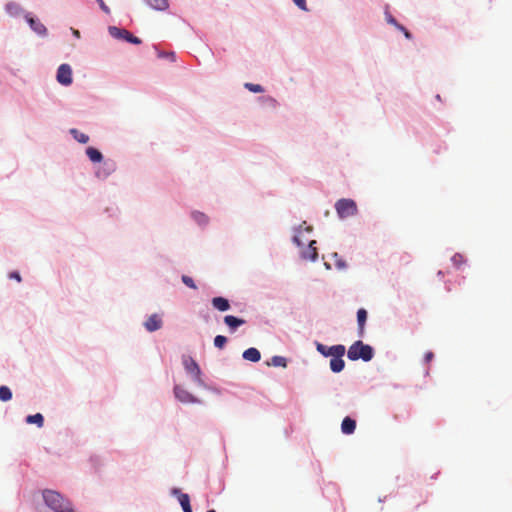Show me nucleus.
Instances as JSON below:
<instances>
[{"mask_svg":"<svg viewBox=\"0 0 512 512\" xmlns=\"http://www.w3.org/2000/svg\"><path fill=\"white\" fill-rule=\"evenodd\" d=\"M316 350L324 357H333L338 352H341L343 348H345L342 344H337L333 346H326L320 342H315Z\"/></svg>","mask_w":512,"mask_h":512,"instance_id":"nucleus-15","label":"nucleus"},{"mask_svg":"<svg viewBox=\"0 0 512 512\" xmlns=\"http://www.w3.org/2000/svg\"><path fill=\"white\" fill-rule=\"evenodd\" d=\"M332 257L335 259V267L338 270H345L347 268V264L345 260H343L337 253H333Z\"/></svg>","mask_w":512,"mask_h":512,"instance_id":"nucleus-32","label":"nucleus"},{"mask_svg":"<svg viewBox=\"0 0 512 512\" xmlns=\"http://www.w3.org/2000/svg\"><path fill=\"white\" fill-rule=\"evenodd\" d=\"M95 169L94 175L97 179L106 180L114 171L115 163L111 160H105Z\"/></svg>","mask_w":512,"mask_h":512,"instance_id":"nucleus-12","label":"nucleus"},{"mask_svg":"<svg viewBox=\"0 0 512 512\" xmlns=\"http://www.w3.org/2000/svg\"><path fill=\"white\" fill-rule=\"evenodd\" d=\"M158 56L160 58H167V59H170L171 61H175L176 60V55L174 52H160L158 54Z\"/></svg>","mask_w":512,"mask_h":512,"instance_id":"nucleus-36","label":"nucleus"},{"mask_svg":"<svg viewBox=\"0 0 512 512\" xmlns=\"http://www.w3.org/2000/svg\"><path fill=\"white\" fill-rule=\"evenodd\" d=\"M151 9L156 11H165L169 8L168 0H143Z\"/></svg>","mask_w":512,"mask_h":512,"instance_id":"nucleus-22","label":"nucleus"},{"mask_svg":"<svg viewBox=\"0 0 512 512\" xmlns=\"http://www.w3.org/2000/svg\"><path fill=\"white\" fill-rule=\"evenodd\" d=\"M356 421L350 417H345L341 424V431L346 435H350L355 431Z\"/></svg>","mask_w":512,"mask_h":512,"instance_id":"nucleus-23","label":"nucleus"},{"mask_svg":"<svg viewBox=\"0 0 512 512\" xmlns=\"http://www.w3.org/2000/svg\"><path fill=\"white\" fill-rule=\"evenodd\" d=\"M271 365L275 366V367H283L285 368L287 366V359L283 356H273L271 358V362H270Z\"/></svg>","mask_w":512,"mask_h":512,"instance_id":"nucleus-30","label":"nucleus"},{"mask_svg":"<svg viewBox=\"0 0 512 512\" xmlns=\"http://www.w3.org/2000/svg\"><path fill=\"white\" fill-rule=\"evenodd\" d=\"M406 39L410 40L412 39V34L404 27V30H400Z\"/></svg>","mask_w":512,"mask_h":512,"instance_id":"nucleus-42","label":"nucleus"},{"mask_svg":"<svg viewBox=\"0 0 512 512\" xmlns=\"http://www.w3.org/2000/svg\"><path fill=\"white\" fill-rule=\"evenodd\" d=\"M385 20L388 24L393 25L397 30H404V26L397 22V20L389 13L385 12Z\"/></svg>","mask_w":512,"mask_h":512,"instance_id":"nucleus-31","label":"nucleus"},{"mask_svg":"<svg viewBox=\"0 0 512 512\" xmlns=\"http://www.w3.org/2000/svg\"><path fill=\"white\" fill-rule=\"evenodd\" d=\"M9 277H10L11 279H15V280H16V281H18V282H21V276H20V274H19L18 272H16V271L11 272V273H10V275H9Z\"/></svg>","mask_w":512,"mask_h":512,"instance_id":"nucleus-39","label":"nucleus"},{"mask_svg":"<svg viewBox=\"0 0 512 512\" xmlns=\"http://www.w3.org/2000/svg\"><path fill=\"white\" fill-rule=\"evenodd\" d=\"M243 86L245 89H247L248 91H250L252 93H264L265 92V88L260 84L246 82V83H244Z\"/></svg>","mask_w":512,"mask_h":512,"instance_id":"nucleus-29","label":"nucleus"},{"mask_svg":"<svg viewBox=\"0 0 512 512\" xmlns=\"http://www.w3.org/2000/svg\"><path fill=\"white\" fill-rule=\"evenodd\" d=\"M292 2L301 11H304V12H308L309 11V8L307 6V1L306 0H292Z\"/></svg>","mask_w":512,"mask_h":512,"instance_id":"nucleus-35","label":"nucleus"},{"mask_svg":"<svg viewBox=\"0 0 512 512\" xmlns=\"http://www.w3.org/2000/svg\"><path fill=\"white\" fill-rule=\"evenodd\" d=\"M226 343H227V338L223 335H217L214 338V346L216 348L222 349L225 347Z\"/></svg>","mask_w":512,"mask_h":512,"instance_id":"nucleus-34","label":"nucleus"},{"mask_svg":"<svg viewBox=\"0 0 512 512\" xmlns=\"http://www.w3.org/2000/svg\"><path fill=\"white\" fill-rule=\"evenodd\" d=\"M242 357L250 362H258L261 359V354L258 349L251 347L243 352Z\"/></svg>","mask_w":512,"mask_h":512,"instance_id":"nucleus-25","label":"nucleus"},{"mask_svg":"<svg viewBox=\"0 0 512 512\" xmlns=\"http://www.w3.org/2000/svg\"><path fill=\"white\" fill-rule=\"evenodd\" d=\"M143 326L150 333L160 330L163 327L162 316L157 313L151 314L144 321Z\"/></svg>","mask_w":512,"mask_h":512,"instance_id":"nucleus-13","label":"nucleus"},{"mask_svg":"<svg viewBox=\"0 0 512 512\" xmlns=\"http://www.w3.org/2000/svg\"><path fill=\"white\" fill-rule=\"evenodd\" d=\"M182 364L186 373L198 387L207 388V385L202 378L203 373L200 366L192 357H183Z\"/></svg>","mask_w":512,"mask_h":512,"instance_id":"nucleus-3","label":"nucleus"},{"mask_svg":"<svg viewBox=\"0 0 512 512\" xmlns=\"http://www.w3.org/2000/svg\"><path fill=\"white\" fill-rule=\"evenodd\" d=\"M347 357L351 361H357L361 359L364 362H368L374 357V349L372 346L363 343L361 340H358L349 347Z\"/></svg>","mask_w":512,"mask_h":512,"instance_id":"nucleus-2","label":"nucleus"},{"mask_svg":"<svg viewBox=\"0 0 512 512\" xmlns=\"http://www.w3.org/2000/svg\"><path fill=\"white\" fill-rule=\"evenodd\" d=\"M207 512H216L215 510L211 509V510H208Z\"/></svg>","mask_w":512,"mask_h":512,"instance_id":"nucleus-43","label":"nucleus"},{"mask_svg":"<svg viewBox=\"0 0 512 512\" xmlns=\"http://www.w3.org/2000/svg\"><path fill=\"white\" fill-rule=\"evenodd\" d=\"M345 352L346 348H343L341 352H338L331 357L329 367L333 373H340L345 368V361L343 360Z\"/></svg>","mask_w":512,"mask_h":512,"instance_id":"nucleus-16","label":"nucleus"},{"mask_svg":"<svg viewBox=\"0 0 512 512\" xmlns=\"http://www.w3.org/2000/svg\"><path fill=\"white\" fill-rule=\"evenodd\" d=\"M171 494L175 497H177L183 512H192V508L190 505V497L186 493H182L180 489L173 488L171 490Z\"/></svg>","mask_w":512,"mask_h":512,"instance_id":"nucleus-17","label":"nucleus"},{"mask_svg":"<svg viewBox=\"0 0 512 512\" xmlns=\"http://www.w3.org/2000/svg\"><path fill=\"white\" fill-rule=\"evenodd\" d=\"M335 210L341 220L357 215L356 202L349 198H341L335 203Z\"/></svg>","mask_w":512,"mask_h":512,"instance_id":"nucleus-4","label":"nucleus"},{"mask_svg":"<svg viewBox=\"0 0 512 512\" xmlns=\"http://www.w3.org/2000/svg\"><path fill=\"white\" fill-rule=\"evenodd\" d=\"M181 281L183 282V284H185L187 287L191 288V289H194L196 290L197 289V285L195 284L194 280L192 277L188 276V275H182L181 276Z\"/></svg>","mask_w":512,"mask_h":512,"instance_id":"nucleus-33","label":"nucleus"},{"mask_svg":"<svg viewBox=\"0 0 512 512\" xmlns=\"http://www.w3.org/2000/svg\"><path fill=\"white\" fill-rule=\"evenodd\" d=\"M97 3L99 4V7L100 9L106 13V14H110V8L104 3L103 0H96Z\"/></svg>","mask_w":512,"mask_h":512,"instance_id":"nucleus-38","label":"nucleus"},{"mask_svg":"<svg viewBox=\"0 0 512 512\" xmlns=\"http://www.w3.org/2000/svg\"><path fill=\"white\" fill-rule=\"evenodd\" d=\"M453 264L455 266H459L460 263H462L464 260H463V256L459 253H456L452 258H451Z\"/></svg>","mask_w":512,"mask_h":512,"instance_id":"nucleus-37","label":"nucleus"},{"mask_svg":"<svg viewBox=\"0 0 512 512\" xmlns=\"http://www.w3.org/2000/svg\"><path fill=\"white\" fill-rule=\"evenodd\" d=\"M434 357V354L432 352H427L424 356L425 362H430Z\"/></svg>","mask_w":512,"mask_h":512,"instance_id":"nucleus-41","label":"nucleus"},{"mask_svg":"<svg viewBox=\"0 0 512 512\" xmlns=\"http://www.w3.org/2000/svg\"><path fill=\"white\" fill-rule=\"evenodd\" d=\"M4 10L6 14L12 18H24L25 15H28L29 11L25 10L24 7L16 2V1H8L5 6Z\"/></svg>","mask_w":512,"mask_h":512,"instance_id":"nucleus-10","label":"nucleus"},{"mask_svg":"<svg viewBox=\"0 0 512 512\" xmlns=\"http://www.w3.org/2000/svg\"><path fill=\"white\" fill-rule=\"evenodd\" d=\"M367 320V311L363 308L357 311V323L360 330V333L363 332L364 326Z\"/></svg>","mask_w":512,"mask_h":512,"instance_id":"nucleus-27","label":"nucleus"},{"mask_svg":"<svg viewBox=\"0 0 512 512\" xmlns=\"http://www.w3.org/2000/svg\"><path fill=\"white\" fill-rule=\"evenodd\" d=\"M25 22L31 29V31L39 38L48 37V29L41 22V20L32 12H29L28 15H25Z\"/></svg>","mask_w":512,"mask_h":512,"instance_id":"nucleus-6","label":"nucleus"},{"mask_svg":"<svg viewBox=\"0 0 512 512\" xmlns=\"http://www.w3.org/2000/svg\"><path fill=\"white\" fill-rule=\"evenodd\" d=\"M224 323L229 327L230 331L235 332L240 326L245 324V320L242 318H238L233 315H226L224 317Z\"/></svg>","mask_w":512,"mask_h":512,"instance_id":"nucleus-20","label":"nucleus"},{"mask_svg":"<svg viewBox=\"0 0 512 512\" xmlns=\"http://www.w3.org/2000/svg\"><path fill=\"white\" fill-rule=\"evenodd\" d=\"M27 424H35L38 428H42L44 425V416L41 413L28 415L25 418Z\"/></svg>","mask_w":512,"mask_h":512,"instance_id":"nucleus-26","label":"nucleus"},{"mask_svg":"<svg viewBox=\"0 0 512 512\" xmlns=\"http://www.w3.org/2000/svg\"><path fill=\"white\" fill-rule=\"evenodd\" d=\"M56 80L62 86H70L73 82V71L69 64H61L56 72Z\"/></svg>","mask_w":512,"mask_h":512,"instance_id":"nucleus-9","label":"nucleus"},{"mask_svg":"<svg viewBox=\"0 0 512 512\" xmlns=\"http://www.w3.org/2000/svg\"><path fill=\"white\" fill-rule=\"evenodd\" d=\"M42 498L45 505L53 512H69L74 507L68 497L56 490L44 489Z\"/></svg>","mask_w":512,"mask_h":512,"instance_id":"nucleus-1","label":"nucleus"},{"mask_svg":"<svg viewBox=\"0 0 512 512\" xmlns=\"http://www.w3.org/2000/svg\"><path fill=\"white\" fill-rule=\"evenodd\" d=\"M174 397L183 404H201V400L190 393L182 385L176 384L173 388Z\"/></svg>","mask_w":512,"mask_h":512,"instance_id":"nucleus-8","label":"nucleus"},{"mask_svg":"<svg viewBox=\"0 0 512 512\" xmlns=\"http://www.w3.org/2000/svg\"><path fill=\"white\" fill-rule=\"evenodd\" d=\"M12 391L8 386H0V400L2 402H8L12 399Z\"/></svg>","mask_w":512,"mask_h":512,"instance_id":"nucleus-28","label":"nucleus"},{"mask_svg":"<svg viewBox=\"0 0 512 512\" xmlns=\"http://www.w3.org/2000/svg\"><path fill=\"white\" fill-rule=\"evenodd\" d=\"M256 101L261 107L270 110H276L280 106L278 100L271 95L259 96Z\"/></svg>","mask_w":512,"mask_h":512,"instance_id":"nucleus-18","label":"nucleus"},{"mask_svg":"<svg viewBox=\"0 0 512 512\" xmlns=\"http://www.w3.org/2000/svg\"><path fill=\"white\" fill-rule=\"evenodd\" d=\"M306 222L292 227V242L297 247H302L305 241H309L307 235L312 232L311 226H305Z\"/></svg>","mask_w":512,"mask_h":512,"instance_id":"nucleus-7","label":"nucleus"},{"mask_svg":"<svg viewBox=\"0 0 512 512\" xmlns=\"http://www.w3.org/2000/svg\"><path fill=\"white\" fill-rule=\"evenodd\" d=\"M316 241H308V245L305 247H298L300 249V258L306 261L315 262L318 258V252L316 247Z\"/></svg>","mask_w":512,"mask_h":512,"instance_id":"nucleus-11","label":"nucleus"},{"mask_svg":"<svg viewBox=\"0 0 512 512\" xmlns=\"http://www.w3.org/2000/svg\"><path fill=\"white\" fill-rule=\"evenodd\" d=\"M189 215L190 219L202 230L210 224V217L202 211L192 210Z\"/></svg>","mask_w":512,"mask_h":512,"instance_id":"nucleus-14","label":"nucleus"},{"mask_svg":"<svg viewBox=\"0 0 512 512\" xmlns=\"http://www.w3.org/2000/svg\"><path fill=\"white\" fill-rule=\"evenodd\" d=\"M85 154L93 164H100L105 161L102 152L95 147H87L85 149Z\"/></svg>","mask_w":512,"mask_h":512,"instance_id":"nucleus-19","label":"nucleus"},{"mask_svg":"<svg viewBox=\"0 0 512 512\" xmlns=\"http://www.w3.org/2000/svg\"><path fill=\"white\" fill-rule=\"evenodd\" d=\"M70 31L72 33V35L76 38V39H80L81 38V33L78 29H75V28H70Z\"/></svg>","mask_w":512,"mask_h":512,"instance_id":"nucleus-40","label":"nucleus"},{"mask_svg":"<svg viewBox=\"0 0 512 512\" xmlns=\"http://www.w3.org/2000/svg\"><path fill=\"white\" fill-rule=\"evenodd\" d=\"M109 35L120 41H125L134 45H139L142 43V40L136 36H134L131 32L124 28H120L117 26H108Z\"/></svg>","mask_w":512,"mask_h":512,"instance_id":"nucleus-5","label":"nucleus"},{"mask_svg":"<svg viewBox=\"0 0 512 512\" xmlns=\"http://www.w3.org/2000/svg\"><path fill=\"white\" fill-rule=\"evenodd\" d=\"M69 134L72 136V138L77 141L80 144H87L90 140L89 135H87L84 132H81L77 128H71L69 130Z\"/></svg>","mask_w":512,"mask_h":512,"instance_id":"nucleus-24","label":"nucleus"},{"mask_svg":"<svg viewBox=\"0 0 512 512\" xmlns=\"http://www.w3.org/2000/svg\"><path fill=\"white\" fill-rule=\"evenodd\" d=\"M211 304L216 310L220 312L228 311L231 307L229 300L221 296L212 298Z\"/></svg>","mask_w":512,"mask_h":512,"instance_id":"nucleus-21","label":"nucleus"}]
</instances>
